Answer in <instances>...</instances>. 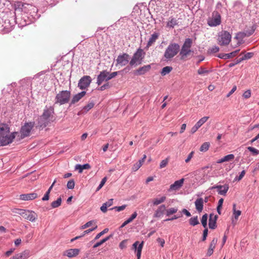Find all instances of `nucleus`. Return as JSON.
<instances>
[{
  "mask_svg": "<svg viewBox=\"0 0 259 259\" xmlns=\"http://www.w3.org/2000/svg\"><path fill=\"white\" fill-rule=\"evenodd\" d=\"M231 35L230 33H221L218 35V43L222 46L228 45L231 41Z\"/></svg>",
  "mask_w": 259,
  "mask_h": 259,
  "instance_id": "obj_10",
  "label": "nucleus"
},
{
  "mask_svg": "<svg viewBox=\"0 0 259 259\" xmlns=\"http://www.w3.org/2000/svg\"><path fill=\"white\" fill-rule=\"evenodd\" d=\"M30 255V252L29 250L24 251L16 254L13 256L15 259H27Z\"/></svg>",
  "mask_w": 259,
  "mask_h": 259,
  "instance_id": "obj_18",
  "label": "nucleus"
},
{
  "mask_svg": "<svg viewBox=\"0 0 259 259\" xmlns=\"http://www.w3.org/2000/svg\"><path fill=\"white\" fill-rule=\"evenodd\" d=\"M92 82L91 76L85 75L82 77L79 80L78 83V87L80 90H84L89 87Z\"/></svg>",
  "mask_w": 259,
  "mask_h": 259,
  "instance_id": "obj_11",
  "label": "nucleus"
},
{
  "mask_svg": "<svg viewBox=\"0 0 259 259\" xmlns=\"http://www.w3.org/2000/svg\"><path fill=\"white\" fill-rule=\"evenodd\" d=\"M34 125V122H30L26 123L25 124L21 127L20 130L21 137L24 138L27 136H29L30 132Z\"/></svg>",
  "mask_w": 259,
  "mask_h": 259,
  "instance_id": "obj_8",
  "label": "nucleus"
},
{
  "mask_svg": "<svg viewBox=\"0 0 259 259\" xmlns=\"http://www.w3.org/2000/svg\"><path fill=\"white\" fill-rule=\"evenodd\" d=\"M209 118L208 116H204L200 119L195 124L199 128H200Z\"/></svg>",
  "mask_w": 259,
  "mask_h": 259,
  "instance_id": "obj_35",
  "label": "nucleus"
},
{
  "mask_svg": "<svg viewBox=\"0 0 259 259\" xmlns=\"http://www.w3.org/2000/svg\"><path fill=\"white\" fill-rule=\"evenodd\" d=\"M222 186L223 185H214L213 186H212L211 187H210L209 188V190H213V189H217V191H218V193H219V190L222 189Z\"/></svg>",
  "mask_w": 259,
  "mask_h": 259,
  "instance_id": "obj_60",
  "label": "nucleus"
},
{
  "mask_svg": "<svg viewBox=\"0 0 259 259\" xmlns=\"http://www.w3.org/2000/svg\"><path fill=\"white\" fill-rule=\"evenodd\" d=\"M217 219L218 216L217 215H214L213 214L209 215L208 226L210 229H214L216 228V221Z\"/></svg>",
  "mask_w": 259,
  "mask_h": 259,
  "instance_id": "obj_23",
  "label": "nucleus"
},
{
  "mask_svg": "<svg viewBox=\"0 0 259 259\" xmlns=\"http://www.w3.org/2000/svg\"><path fill=\"white\" fill-rule=\"evenodd\" d=\"M107 207L108 206L106 205V204L104 203L101 206L100 209L103 212L105 213L107 211Z\"/></svg>",
  "mask_w": 259,
  "mask_h": 259,
  "instance_id": "obj_61",
  "label": "nucleus"
},
{
  "mask_svg": "<svg viewBox=\"0 0 259 259\" xmlns=\"http://www.w3.org/2000/svg\"><path fill=\"white\" fill-rule=\"evenodd\" d=\"M157 241L160 244L161 247H163L164 244L165 243V241L164 239H161L160 238H158L157 239Z\"/></svg>",
  "mask_w": 259,
  "mask_h": 259,
  "instance_id": "obj_63",
  "label": "nucleus"
},
{
  "mask_svg": "<svg viewBox=\"0 0 259 259\" xmlns=\"http://www.w3.org/2000/svg\"><path fill=\"white\" fill-rule=\"evenodd\" d=\"M110 72L106 70L101 71L97 76V83L98 85H101L104 81H108L111 79Z\"/></svg>",
  "mask_w": 259,
  "mask_h": 259,
  "instance_id": "obj_9",
  "label": "nucleus"
},
{
  "mask_svg": "<svg viewBox=\"0 0 259 259\" xmlns=\"http://www.w3.org/2000/svg\"><path fill=\"white\" fill-rule=\"evenodd\" d=\"M218 57L220 58L224 59H227L230 58L229 55L228 54H220L218 55Z\"/></svg>",
  "mask_w": 259,
  "mask_h": 259,
  "instance_id": "obj_58",
  "label": "nucleus"
},
{
  "mask_svg": "<svg viewBox=\"0 0 259 259\" xmlns=\"http://www.w3.org/2000/svg\"><path fill=\"white\" fill-rule=\"evenodd\" d=\"M221 23V15L217 11L213 12L212 17L208 20V24L210 26H216Z\"/></svg>",
  "mask_w": 259,
  "mask_h": 259,
  "instance_id": "obj_12",
  "label": "nucleus"
},
{
  "mask_svg": "<svg viewBox=\"0 0 259 259\" xmlns=\"http://www.w3.org/2000/svg\"><path fill=\"white\" fill-rule=\"evenodd\" d=\"M229 187L228 184H225L222 186V189L219 191V194L222 195H226L229 190Z\"/></svg>",
  "mask_w": 259,
  "mask_h": 259,
  "instance_id": "obj_32",
  "label": "nucleus"
},
{
  "mask_svg": "<svg viewBox=\"0 0 259 259\" xmlns=\"http://www.w3.org/2000/svg\"><path fill=\"white\" fill-rule=\"evenodd\" d=\"M141 166V164L140 162H137L135 164H134L132 170L133 171H136L138 170Z\"/></svg>",
  "mask_w": 259,
  "mask_h": 259,
  "instance_id": "obj_55",
  "label": "nucleus"
},
{
  "mask_svg": "<svg viewBox=\"0 0 259 259\" xmlns=\"http://www.w3.org/2000/svg\"><path fill=\"white\" fill-rule=\"evenodd\" d=\"M108 228H105V229H104L102 231H101V232H100L99 233H98V234H97V235L96 236V237H95V240H97L101 236H102L103 235H104V234L106 233L107 232H108Z\"/></svg>",
  "mask_w": 259,
  "mask_h": 259,
  "instance_id": "obj_50",
  "label": "nucleus"
},
{
  "mask_svg": "<svg viewBox=\"0 0 259 259\" xmlns=\"http://www.w3.org/2000/svg\"><path fill=\"white\" fill-rule=\"evenodd\" d=\"M207 214L206 213L202 215L201 222L202 225L204 228H206L207 226Z\"/></svg>",
  "mask_w": 259,
  "mask_h": 259,
  "instance_id": "obj_42",
  "label": "nucleus"
},
{
  "mask_svg": "<svg viewBox=\"0 0 259 259\" xmlns=\"http://www.w3.org/2000/svg\"><path fill=\"white\" fill-rule=\"evenodd\" d=\"M253 53L251 52H248L245 54L242 58H240L237 60V63H240L241 61L250 59L253 57Z\"/></svg>",
  "mask_w": 259,
  "mask_h": 259,
  "instance_id": "obj_33",
  "label": "nucleus"
},
{
  "mask_svg": "<svg viewBox=\"0 0 259 259\" xmlns=\"http://www.w3.org/2000/svg\"><path fill=\"white\" fill-rule=\"evenodd\" d=\"M126 206V205H122L119 206L113 207L111 208L110 209L111 210L115 209L117 211L119 212V211L124 210Z\"/></svg>",
  "mask_w": 259,
  "mask_h": 259,
  "instance_id": "obj_52",
  "label": "nucleus"
},
{
  "mask_svg": "<svg viewBox=\"0 0 259 259\" xmlns=\"http://www.w3.org/2000/svg\"><path fill=\"white\" fill-rule=\"evenodd\" d=\"M62 202V199L61 197L58 198L56 201L52 202L51 206L52 208H55L61 205Z\"/></svg>",
  "mask_w": 259,
  "mask_h": 259,
  "instance_id": "obj_38",
  "label": "nucleus"
},
{
  "mask_svg": "<svg viewBox=\"0 0 259 259\" xmlns=\"http://www.w3.org/2000/svg\"><path fill=\"white\" fill-rule=\"evenodd\" d=\"M86 94L85 91H82L79 93L72 97V99L70 102V105L74 104L75 103L78 102L82 97H83Z\"/></svg>",
  "mask_w": 259,
  "mask_h": 259,
  "instance_id": "obj_25",
  "label": "nucleus"
},
{
  "mask_svg": "<svg viewBox=\"0 0 259 259\" xmlns=\"http://www.w3.org/2000/svg\"><path fill=\"white\" fill-rule=\"evenodd\" d=\"M217 242H218V239L216 238H214L212 240V241H211V242L209 244V248H208L207 253H206L207 256H210V255H211L212 254V253L213 252V249L215 247V245L217 243Z\"/></svg>",
  "mask_w": 259,
  "mask_h": 259,
  "instance_id": "obj_22",
  "label": "nucleus"
},
{
  "mask_svg": "<svg viewBox=\"0 0 259 259\" xmlns=\"http://www.w3.org/2000/svg\"><path fill=\"white\" fill-rule=\"evenodd\" d=\"M94 106V103L93 102H91L89 103L86 106H84L83 109L85 110L86 112L88 111L90 109H91Z\"/></svg>",
  "mask_w": 259,
  "mask_h": 259,
  "instance_id": "obj_45",
  "label": "nucleus"
},
{
  "mask_svg": "<svg viewBox=\"0 0 259 259\" xmlns=\"http://www.w3.org/2000/svg\"><path fill=\"white\" fill-rule=\"evenodd\" d=\"M90 168L91 166L88 163H86L83 165L78 164H76L75 167V169L78 170L79 173H81L83 169H88Z\"/></svg>",
  "mask_w": 259,
  "mask_h": 259,
  "instance_id": "obj_28",
  "label": "nucleus"
},
{
  "mask_svg": "<svg viewBox=\"0 0 259 259\" xmlns=\"http://www.w3.org/2000/svg\"><path fill=\"white\" fill-rule=\"evenodd\" d=\"M75 183L73 180H69L67 184V187L69 189H72L74 188Z\"/></svg>",
  "mask_w": 259,
  "mask_h": 259,
  "instance_id": "obj_51",
  "label": "nucleus"
},
{
  "mask_svg": "<svg viewBox=\"0 0 259 259\" xmlns=\"http://www.w3.org/2000/svg\"><path fill=\"white\" fill-rule=\"evenodd\" d=\"M177 211V208H170L166 210V215L169 216L171 214L176 213Z\"/></svg>",
  "mask_w": 259,
  "mask_h": 259,
  "instance_id": "obj_43",
  "label": "nucleus"
},
{
  "mask_svg": "<svg viewBox=\"0 0 259 259\" xmlns=\"http://www.w3.org/2000/svg\"><path fill=\"white\" fill-rule=\"evenodd\" d=\"M168 161H169L168 158H166V159L162 160L160 163L159 168H162L165 167L168 164Z\"/></svg>",
  "mask_w": 259,
  "mask_h": 259,
  "instance_id": "obj_48",
  "label": "nucleus"
},
{
  "mask_svg": "<svg viewBox=\"0 0 259 259\" xmlns=\"http://www.w3.org/2000/svg\"><path fill=\"white\" fill-rule=\"evenodd\" d=\"M208 234V229L205 228L203 232V236L202 238V241H204L206 239V237Z\"/></svg>",
  "mask_w": 259,
  "mask_h": 259,
  "instance_id": "obj_57",
  "label": "nucleus"
},
{
  "mask_svg": "<svg viewBox=\"0 0 259 259\" xmlns=\"http://www.w3.org/2000/svg\"><path fill=\"white\" fill-rule=\"evenodd\" d=\"M79 249L77 248L69 249L65 251L63 255L68 256L69 258L77 256L79 252Z\"/></svg>",
  "mask_w": 259,
  "mask_h": 259,
  "instance_id": "obj_17",
  "label": "nucleus"
},
{
  "mask_svg": "<svg viewBox=\"0 0 259 259\" xmlns=\"http://www.w3.org/2000/svg\"><path fill=\"white\" fill-rule=\"evenodd\" d=\"M54 113V108L53 106H46L42 114L38 118V125L40 127H46L53 122L55 119Z\"/></svg>",
  "mask_w": 259,
  "mask_h": 259,
  "instance_id": "obj_2",
  "label": "nucleus"
},
{
  "mask_svg": "<svg viewBox=\"0 0 259 259\" xmlns=\"http://www.w3.org/2000/svg\"><path fill=\"white\" fill-rule=\"evenodd\" d=\"M180 51V46L176 43L170 44L164 54V57L166 60H170L175 57Z\"/></svg>",
  "mask_w": 259,
  "mask_h": 259,
  "instance_id": "obj_4",
  "label": "nucleus"
},
{
  "mask_svg": "<svg viewBox=\"0 0 259 259\" xmlns=\"http://www.w3.org/2000/svg\"><path fill=\"white\" fill-rule=\"evenodd\" d=\"M172 69V68L170 66H165L163 67L161 71V74L162 76H164L168 74Z\"/></svg>",
  "mask_w": 259,
  "mask_h": 259,
  "instance_id": "obj_36",
  "label": "nucleus"
},
{
  "mask_svg": "<svg viewBox=\"0 0 259 259\" xmlns=\"http://www.w3.org/2000/svg\"><path fill=\"white\" fill-rule=\"evenodd\" d=\"M199 127L195 124L191 128V134H194L198 130Z\"/></svg>",
  "mask_w": 259,
  "mask_h": 259,
  "instance_id": "obj_64",
  "label": "nucleus"
},
{
  "mask_svg": "<svg viewBox=\"0 0 259 259\" xmlns=\"http://www.w3.org/2000/svg\"><path fill=\"white\" fill-rule=\"evenodd\" d=\"M145 53L141 49H139L134 54L133 58L130 62L131 66L138 65L142 63V60L144 58Z\"/></svg>",
  "mask_w": 259,
  "mask_h": 259,
  "instance_id": "obj_5",
  "label": "nucleus"
},
{
  "mask_svg": "<svg viewBox=\"0 0 259 259\" xmlns=\"http://www.w3.org/2000/svg\"><path fill=\"white\" fill-rule=\"evenodd\" d=\"M37 197V194L35 193L24 194L20 195V199L22 200H31Z\"/></svg>",
  "mask_w": 259,
  "mask_h": 259,
  "instance_id": "obj_20",
  "label": "nucleus"
},
{
  "mask_svg": "<svg viewBox=\"0 0 259 259\" xmlns=\"http://www.w3.org/2000/svg\"><path fill=\"white\" fill-rule=\"evenodd\" d=\"M151 69L150 65H145L143 67L139 68L136 70L135 72V74L137 75H141L145 74L148 72Z\"/></svg>",
  "mask_w": 259,
  "mask_h": 259,
  "instance_id": "obj_19",
  "label": "nucleus"
},
{
  "mask_svg": "<svg viewBox=\"0 0 259 259\" xmlns=\"http://www.w3.org/2000/svg\"><path fill=\"white\" fill-rule=\"evenodd\" d=\"M210 144L208 142L204 143L200 148V151L201 152H205L208 150Z\"/></svg>",
  "mask_w": 259,
  "mask_h": 259,
  "instance_id": "obj_41",
  "label": "nucleus"
},
{
  "mask_svg": "<svg viewBox=\"0 0 259 259\" xmlns=\"http://www.w3.org/2000/svg\"><path fill=\"white\" fill-rule=\"evenodd\" d=\"M192 44V40L191 38H186L180 51V55L182 57H186L192 51L190 48Z\"/></svg>",
  "mask_w": 259,
  "mask_h": 259,
  "instance_id": "obj_7",
  "label": "nucleus"
},
{
  "mask_svg": "<svg viewBox=\"0 0 259 259\" xmlns=\"http://www.w3.org/2000/svg\"><path fill=\"white\" fill-rule=\"evenodd\" d=\"M22 217L31 222H34L37 220L38 215L34 211L25 209Z\"/></svg>",
  "mask_w": 259,
  "mask_h": 259,
  "instance_id": "obj_13",
  "label": "nucleus"
},
{
  "mask_svg": "<svg viewBox=\"0 0 259 259\" xmlns=\"http://www.w3.org/2000/svg\"><path fill=\"white\" fill-rule=\"evenodd\" d=\"M107 177H106L102 179V180H101V181L100 182V184H99L98 188H97L96 191H98L103 187V186L104 185L106 182L107 181Z\"/></svg>",
  "mask_w": 259,
  "mask_h": 259,
  "instance_id": "obj_49",
  "label": "nucleus"
},
{
  "mask_svg": "<svg viewBox=\"0 0 259 259\" xmlns=\"http://www.w3.org/2000/svg\"><path fill=\"white\" fill-rule=\"evenodd\" d=\"M210 72V71L209 70H207L206 69L202 67H200L197 71L198 74L201 75H206L208 74Z\"/></svg>",
  "mask_w": 259,
  "mask_h": 259,
  "instance_id": "obj_39",
  "label": "nucleus"
},
{
  "mask_svg": "<svg viewBox=\"0 0 259 259\" xmlns=\"http://www.w3.org/2000/svg\"><path fill=\"white\" fill-rule=\"evenodd\" d=\"M112 235H109V236L108 237H106V238L102 239L101 240H100V241L97 242L95 244H94V245L93 246V248H97L98 247H99V246L101 245L102 244H103L104 243H105V242H106L107 241H108L110 238L112 237Z\"/></svg>",
  "mask_w": 259,
  "mask_h": 259,
  "instance_id": "obj_34",
  "label": "nucleus"
},
{
  "mask_svg": "<svg viewBox=\"0 0 259 259\" xmlns=\"http://www.w3.org/2000/svg\"><path fill=\"white\" fill-rule=\"evenodd\" d=\"M194 151H192L191 152H190L187 158L185 159V162L186 163H188L190 161V160L191 159V158L193 157V155H194Z\"/></svg>",
  "mask_w": 259,
  "mask_h": 259,
  "instance_id": "obj_59",
  "label": "nucleus"
},
{
  "mask_svg": "<svg viewBox=\"0 0 259 259\" xmlns=\"http://www.w3.org/2000/svg\"><path fill=\"white\" fill-rule=\"evenodd\" d=\"M251 33H237L236 35L234 37V39L236 40L237 41L236 45H235V47L240 46L241 44L243 43V38L246 36H249Z\"/></svg>",
  "mask_w": 259,
  "mask_h": 259,
  "instance_id": "obj_16",
  "label": "nucleus"
},
{
  "mask_svg": "<svg viewBox=\"0 0 259 259\" xmlns=\"http://www.w3.org/2000/svg\"><path fill=\"white\" fill-rule=\"evenodd\" d=\"M245 174V171L244 170H243L240 174L239 176L238 177H236L235 178V180L237 181H240L244 176Z\"/></svg>",
  "mask_w": 259,
  "mask_h": 259,
  "instance_id": "obj_56",
  "label": "nucleus"
},
{
  "mask_svg": "<svg viewBox=\"0 0 259 259\" xmlns=\"http://www.w3.org/2000/svg\"><path fill=\"white\" fill-rule=\"evenodd\" d=\"M204 200L202 198H199L195 201V208L197 211L200 213L203 209Z\"/></svg>",
  "mask_w": 259,
  "mask_h": 259,
  "instance_id": "obj_24",
  "label": "nucleus"
},
{
  "mask_svg": "<svg viewBox=\"0 0 259 259\" xmlns=\"http://www.w3.org/2000/svg\"><path fill=\"white\" fill-rule=\"evenodd\" d=\"M166 200V197L165 196H162L159 198L157 197L154 198L152 200V203L153 205H158L163 202H164Z\"/></svg>",
  "mask_w": 259,
  "mask_h": 259,
  "instance_id": "obj_29",
  "label": "nucleus"
},
{
  "mask_svg": "<svg viewBox=\"0 0 259 259\" xmlns=\"http://www.w3.org/2000/svg\"><path fill=\"white\" fill-rule=\"evenodd\" d=\"M233 215L234 218L236 220L238 219V217L241 214V212L240 210H236V204L234 203L233 205Z\"/></svg>",
  "mask_w": 259,
  "mask_h": 259,
  "instance_id": "obj_40",
  "label": "nucleus"
},
{
  "mask_svg": "<svg viewBox=\"0 0 259 259\" xmlns=\"http://www.w3.org/2000/svg\"><path fill=\"white\" fill-rule=\"evenodd\" d=\"M180 20V19L176 17H169L165 26L167 31H172L174 29L178 28L181 24V22Z\"/></svg>",
  "mask_w": 259,
  "mask_h": 259,
  "instance_id": "obj_6",
  "label": "nucleus"
},
{
  "mask_svg": "<svg viewBox=\"0 0 259 259\" xmlns=\"http://www.w3.org/2000/svg\"><path fill=\"white\" fill-rule=\"evenodd\" d=\"M71 92L69 91H62L57 94L55 98V104H65L69 101Z\"/></svg>",
  "mask_w": 259,
  "mask_h": 259,
  "instance_id": "obj_3",
  "label": "nucleus"
},
{
  "mask_svg": "<svg viewBox=\"0 0 259 259\" xmlns=\"http://www.w3.org/2000/svg\"><path fill=\"white\" fill-rule=\"evenodd\" d=\"M158 37V35L157 33H153L148 41L147 47H149L151 46L155 41Z\"/></svg>",
  "mask_w": 259,
  "mask_h": 259,
  "instance_id": "obj_31",
  "label": "nucleus"
},
{
  "mask_svg": "<svg viewBox=\"0 0 259 259\" xmlns=\"http://www.w3.org/2000/svg\"><path fill=\"white\" fill-rule=\"evenodd\" d=\"M189 224L192 226H195L199 224L198 220V217H194L189 219Z\"/></svg>",
  "mask_w": 259,
  "mask_h": 259,
  "instance_id": "obj_37",
  "label": "nucleus"
},
{
  "mask_svg": "<svg viewBox=\"0 0 259 259\" xmlns=\"http://www.w3.org/2000/svg\"><path fill=\"white\" fill-rule=\"evenodd\" d=\"M166 210L165 205L164 204H162L160 205L157 209L155 210V213L154 214V217L155 218H160L161 217L165 211Z\"/></svg>",
  "mask_w": 259,
  "mask_h": 259,
  "instance_id": "obj_21",
  "label": "nucleus"
},
{
  "mask_svg": "<svg viewBox=\"0 0 259 259\" xmlns=\"http://www.w3.org/2000/svg\"><path fill=\"white\" fill-rule=\"evenodd\" d=\"M97 225H95V226L92 228H91V229H88L85 231H84L83 233V234L81 235V236H84L85 234H87L91 232H92L93 231L95 230V229H96L97 228Z\"/></svg>",
  "mask_w": 259,
  "mask_h": 259,
  "instance_id": "obj_54",
  "label": "nucleus"
},
{
  "mask_svg": "<svg viewBox=\"0 0 259 259\" xmlns=\"http://www.w3.org/2000/svg\"><path fill=\"white\" fill-rule=\"evenodd\" d=\"M144 242L142 241L141 243H139L138 241H136L133 244L132 246V249H134L136 252V255L137 256V259H140L142 250L143 247Z\"/></svg>",
  "mask_w": 259,
  "mask_h": 259,
  "instance_id": "obj_15",
  "label": "nucleus"
},
{
  "mask_svg": "<svg viewBox=\"0 0 259 259\" xmlns=\"http://www.w3.org/2000/svg\"><path fill=\"white\" fill-rule=\"evenodd\" d=\"M17 134L16 132L10 133L8 124H0V145L5 146L11 143Z\"/></svg>",
  "mask_w": 259,
  "mask_h": 259,
  "instance_id": "obj_1",
  "label": "nucleus"
},
{
  "mask_svg": "<svg viewBox=\"0 0 259 259\" xmlns=\"http://www.w3.org/2000/svg\"><path fill=\"white\" fill-rule=\"evenodd\" d=\"M248 150L252 153L253 155L259 154V150L252 147H248Z\"/></svg>",
  "mask_w": 259,
  "mask_h": 259,
  "instance_id": "obj_47",
  "label": "nucleus"
},
{
  "mask_svg": "<svg viewBox=\"0 0 259 259\" xmlns=\"http://www.w3.org/2000/svg\"><path fill=\"white\" fill-rule=\"evenodd\" d=\"M244 99H248L251 97V91L250 90H247L245 91L242 95Z\"/></svg>",
  "mask_w": 259,
  "mask_h": 259,
  "instance_id": "obj_53",
  "label": "nucleus"
},
{
  "mask_svg": "<svg viewBox=\"0 0 259 259\" xmlns=\"http://www.w3.org/2000/svg\"><path fill=\"white\" fill-rule=\"evenodd\" d=\"M117 64L121 66L126 65L129 62V55L124 53L119 55L116 59Z\"/></svg>",
  "mask_w": 259,
  "mask_h": 259,
  "instance_id": "obj_14",
  "label": "nucleus"
},
{
  "mask_svg": "<svg viewBox=\"0 0 259 259\" xmlns=\"http://www.w3.org/2000/svg\"><path fill=\"white\" fill-rule=\"evenodd\" d=\"M220 50L218 46H214L212 47L209 48L208 50V52L209 54H213L217 52H218Z\"/></svg>",
  "mask_w": 259,
  "mask_h": 259,
  "instance_id": "obj_44",
  "label": "nucleus"
},
{
  "mask_svg": "<svg viewBox=\"0 0 259 259\" xmlns=\"http://www.w3.org/2000/svg\"><path fill=\"white\" fill-rule=\"evenodd\" d=\"M235 156L233 154H230L227 155L225 156L224 157H222V158L219 159L217 161V163H222L225 162H228L232 161L234 159Z\"/></svg>",
  "mask_w": 259,
  "mask_h": 259,
  "instance_id": "obj_27",
  "label": "nucleus"
},
{
  "mask_svg": "<svg viewBox=\"0 0 259 259\" xmlns=\"http://www.w3.org/2000/svg\"><path fill=\"white\" fill-rule=\"evenodd\" d=\"M25 210V209L15 208L12 210V211L13 212L20 214L21 217H22Z\"/></svg>",
  "mask_w": 259,
  "mask_h": 259,
  "instance_id": "obj_46",
  "label": "nucleus"
},
{
  "mask_svg": "<svg viewBox=\"0 0 259 259\" xmlns=\"http://www.w3.org/2000/svg\"><path fill=\"white\" fill-rule=\"evenodd\" d=\"M126 241L125 240L122 241L119 244V247L122 249L125 248L126 247Z\"/></svg>",
  "mask_w": 259,
  "mask_h": 259,
  "instance_id": "obj_62",
  "label": "nucleus"
},
{
  "mask_svg": "<svg viewBox=\"0 0 259 259\" xmlns=\"http://www.w3.org/2000/svg\"><path fill=\"white\" fill-rule=\"evenodd\" d=\"M137 216V213L136 212H134L131 216L127 219L121 225V227H123L127 224L132 222Z\"/></svg>",
  "mask_w": 259,
  "mask_h": 259,
  "instance_id": "obj_30",
  "label": "nucleus"
},
{
  "mask_svg": "<svg viewBox=\"0 0 259 259\" xmlns=\"http://www.w3.org/2000/svg\"><path fill=\"white\" fill-rule=\"evenodd\" d=\"M184 179H181L179 180L176 181L174 182V184H171L170 186L169 189L170 190H177L180 189L184 183Z\"/></svg>",
  "mask_w": 259,
  "mask_h": 259,
  "instance_id": "obj_26",
  "label": "nucleus"
}]
</instances>
